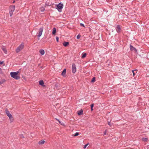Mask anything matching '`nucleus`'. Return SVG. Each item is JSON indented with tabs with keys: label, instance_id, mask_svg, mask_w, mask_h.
Segmentation results:
<instances>
[{
	"label": "nucleus",
	"instance_id": "obj_28",
	"mask_svg": "<svg viewBox=\"0 0 149 149\" xmlns=\"http://www.w3.org/2000/svg\"><path fill=\"white\" fill-rule=\"evenodd\" d=\"M80 25H81V26H82L84 27H85V26H84V24H82V23H81L80 24Z\"/></svg>",
	"mask_w": 149,
	"mask_h": 149
},
{
	"label": "nucleus",
	"instance_id": "obj_7",
	"mask_svg": "<svg viewBox=\"0 0 149 149\" xmlns=\"http://www.w3.org/2000/svg\"><path fill=\"white\" fill-rule=\"evenodd\" d=\"M76 71V65L74 64H73L72 66V72L73 73H74Z\"/></svg>",
	"mask_w": 149,
	"mask_h": 149
},
{
	"label": "nucleus",
	"instance_id": "obj_9",
	"mask_svg": "<svg viewBox=\"0 0 149 149\" xmlns=\"http://www.w3.org/2000/svg\"><path fill=\"white\" fill-rule=\"evenodd\" d=\"M66 69H65L63 70L62 71V72L61 73V75L62 76H64L65 74H66Z\"/></svg>",
	"mask_w": 149,
	"mask_h": 149
},
{
	"label": "nucleus",
	"instance_id": "obj_17",
	"mask_svg": "<svg viewBox=\"0 0 149 149\" xmlns=\"http://www.w3.org/2000/svg\"><path fill=\"white\" fill-rule=\"evenodd\" d=\"M130 49L132 50H136V49L134 47H133L131 45L130 46Z\"/></svg>",
	"mask_w": 149,
	"mask_h": 149
},
{
	"label": "nucleus",
	"instance_id": "obj_6",
	"mask_svg": "<svg viewBox=\"0 0 149 149\" xmlns=\"http://www.w3.org/2000/svg\"><path fill=\"white\" fill-rule=\"evenodd\" d=\"M43 27H41L40 28L38 31V36L40 37L42 35V32L43 31Z\"/></svg>",
	"mask_w": 149,
	"mask_h": 149
},
{
	"label": "nucleus",
	"instance_id": "obj_23",
	"mask_svg": "<svg viewBox=\"0 0 149 149\" xmlns=\"http://www.w3.org/2000/svg\"><path fill=\"white\" fill-rule=\"evenodd\" d=\"M95 77H93L92 79L91 80V82H94L95 81Z\"/></svg>",
	"mask_w": 149,
	"mask_h": 149
},
{
	"label": "nucleus",
	"instance_id": "obj_34",
	"mask_svg": "<svg viewBox=\"0 0 149 149\" xmlns=\"http://www.w3.org/2000/svg\"><path fill=\"white\" fill-rule=\"evenodd\" d=\"M108 125H109L110 126V122H108Z\"/></svg>",
	"mask_w": 149,
	"mask_h": 149
},
{
	"label": "nucleus",
	"instance_id": "obj_30",
	"mask_svg": "<svg viewBox=\"0 0 149 149\" xmlns=\"http://www.w3.org/2000/svg\"><path fill=\"white\" fill-rule=\"evenodd\" d=\"M3 63V61H0V64H2Z\"/></svg>",
	"mask_w": 149,
	"mask_h": 149
},
{
	"label": "nucleus",
	"instance_id": "obj_25",
	"mask_svg": "<svg viewBox=\"0 0 149 149\" xmlns=\"http://www.w3.org/2000/svg\"><path fill=\"white\" fill-rule=\"evenodd\" d=\"M81 37V36L80 35H78L77 36V39H79Z\"/></svg>",
	"mask_w": 149,
	"mask_h": 149
},
{
	"label": "nucleus",
	"instance_id": "obj_18",
	"mask_svg": "<svg viewBox=\"0 0 149 149\" xmlns=\"http://www.w3.org/2000/svg\"><path fill=\"white\" fill-rule=\"evenodd\" d=\"M5 79H2L1 80H0V85L3 84L5 82Z\"/></svg>",
	"mask_w": 149,
	"mask_h": 149
},
{
	"label": "nucleus",
	"instance_id": "obj_33",
	"mask_svg": "<svg viewBox=\"0 0 149 149\" xmlns=\"http://www.w3.org/2000/svg\"><path fill=\"white\" fill-rule=\"evenodd\" d=\"M93 108H91V111H93Z\"/></svg>",
	"mask_w": 149,
	"mask_h": 149
},
{
	"label": "nucleus",
	"instance_id": "obj_24",
	"mask_svg": "<svg viewBox=\"0 0 149 149\" xmlns=\"http://www.w3.org/2000/svg\"><path fill=\"white\" fill-rule=\"evenodd\" d=\"M79 135V133L78 132H76L72 136H78Z\"/></svg>",
	"mask_w": 149,
	"mask_h": 149
},
{
	"label": "nucleus",
	"instance_id": "obj_22",
	"mask_svg": "<svg viewBox=\"0 0 149 149\" xmlns=\"http://www.w3.org/2000/svg\"><path fill=\"white\" fill-rule=\"evenodd\" d=\"M148 140V139L147 138H143L142 139V141H147Z\"/></svg>",
	"mask_w": 149,
	"mask_h": 149
},
{
	"label": "nucleus",
	"instance_id": "obj_20",
	"mask_svg": "<svg viewBox=\"0 0 149 149\" xmlns=\"http://www.w3.org/2000/svg\"><path fill=\"white\" fill-rule=\"evenodd\" d=\"M40 10L41 12H42L45 10V8L44 7H42L40 8Z\"/></svg>",
	"mask_w": 149,
	"mask_h": 149
},
{
	"label": "nucleus",
	"instance_id": "obj_2",
	"mask_svg": "<svg viewBox=\"0 0 149 149\" xmlns=\"http://www.w3.org/2000/svg\"><path fill=\"white\" fill-rule=\"evenodd\" d=\"M5 111L6 114L10 119V122H12L13 120V118L12 115L10 113L9 111L7 109H6Z\"/></svg>",
	"mask_w": 149,
	"mask_h": 149
},
{
	"label": "nucleus",
	"instance_id": "obj_5",
	"mask_svg": "<svg viewBox=\"0 0 149 149\" xmlns=\"http://www.w3.org/2000/svg\"><path fill=\"white\" fill-rule=\"evenodd\" d=\"M63 4H62L61 3H60L57 6L56 8L58 10L59 12H61V10L63 8Z\"/></svg>",
	"mask_w": 149,
	"mask_h": 149
},
{
	"label": "nucleus",
	"instance_id": "obj_1",
	"mask_svg": "<svg viewBox=\"0 0 149 149\" xmlns=\"http://www.w3.org/2000/svg\"><path fill=\"white\" fill-rule=\"evenodd\" d=\"M19 73V71L16 72H12L10 73V75L13 78L16 79L18 80L20 78V77L18 75Z\"/></svg>",
	"mask_w": 149,
	"mask_h": 149
},
{
	"label": "nucleus",
	"instance_id": "obj_13",
	"mask_svg": "<svg viewBox=\"0 0 149 149\" xmlns=\"http://www.w3.org/2000/svg\"><path fill=\"white\" fill-rule=\"evenodd\" d=\"M69 44V42H64L63 43V45L65 47L67 46Z\"/></svg>",
	"mask_w": 149,
	"mask_h": 149
},
{
	"label": "nucleus",
	"instance_id": "obj_12",
	"mask_svg": "<svg viewBox=\"0 0 149 149\" xmlns=\"http://www.w3.org/2000/svg\"><path fill=\"white\" fill-rule=\"evenodd\" d=\"M45 141L44 140H41L40 141H39L38 142V144L39 145H42L45 142Z\"/></svg>",
	"mask_w": 149,
	"mask_h": 149
},
{
	"label": "nucleus",
	"instance_id": "obj_19",
	"mask_svg": "<svg viewBox=\"0 0 149 149\" xmlns=\"http://www.w3.org/2000/svg\"><path fill=\"white\" fill-rule=\"evenodd\" d=\"M39 84L40 85L43 86L44 84V82L42 80H41L39 81Z\"/></svg>",
	"mask_w": 149,
	"mask_h": 149
},
{
	"label": "nucleus",
	"instance_id": "obj_3",
	"mask_svg": "<svg viewBox=\"0 0 149 149\" xmlns=\"http://www.w3.org/2000/svg\"><path fill=\"white\" fill-rule=\"evenodd\" d=\"M24 44L23 43H22L16 49V52L18 53L22 50L24 48Z\"/></svg>",
	"mask_w": 149,
	"mask_h": 149
},
{
	"label": "nucleus",
	"instance_id": "obj_16",
	"mask_svg": "<svg viewBox=\"0 0 149 149\" xmlns=\"http://www.w3.org/2000/svg\"><path fill=\"white\" fill-rule=\"evenodd\" d=\"M133 73V76H134L135 73H136L137 72V70H132V71Z\"/></svg>",
	"mask_w": 149,
	"mask_h": 149
},
{
	"label": "nucleus",
	"instance_id": "obj_10",
	"mask_svg": "<svg viewBox=\"0 0 149 149\" xmlns=\"http://www.w3.org/2000/svg\"><path fill=\"white\" fill-rule=\"evenodd\" d=\"M40 53L42 55H43L45 54V51L43 49H40L39 50Z\"/></svg>",
	"mask_w": 149,
	"mask_h": 149
},
{
	"label": "nucleus",
	"instance_id": "obj_8",
	"mask_svg": "<svg viewBox=\"0 0 149 149\" xmlns=\"http://www.w3.org/2000/svg\"><path fill=\"white\" fill-rule=\"evenodd\" d=\"M116 30L117 32L119 33L121 31V29L119 25H117L116 28Z\"/></svg>",
	"mask_w": 149,
	"mask_h": 149
},
{
	"label": "nucleus",
	"instance_id": "obj_26",
	"mask_svg": "<svg viewBox=\"0 0 149 149\" xmlns=\"http://www.w3.org/2000/svg\"><path fill=\"white\" fill-rule=\"evenodd\" d=\"M88 145V143H87V144H86L84 147V148H85Z\"/></svg>",
	"mask_w": 149,
	"mask_h": 149
},
{
	"label": "nucleus",
	"instance_id": "obj_31",
	"mask_svg": "<svg viewBox=\"0 0 149 149\" xmlns=\"http://www.w3.org/2000/svg\"><path fill=\"white\" fill-rule=\"evenodd\" d=\"M2 73V70H1V68H0V73Z\"/></svg>",
	"mask_w": 149,
	"mask_h": 149
},
{
	"label": "nucleus",
	"instance_id": "obj_29",
	"mask_svg": "<svg viewBox=\"0 0 149 149\" xmlns=\"http://www.w3.org/2000/svg\"><path fill=\"white\" fill-rule=\"evenodd\" d=\"M94 106V104H92L91 105V108H93Z\"/></svg>",
	"mask_w": 149,
	"mask_h": 149
},
{
	"label": "nucleus",
	"instance_id": "obj_21",
	"mask_svg": "<svg viewBox=\"0 0 149 149\" xmlns=\"http://www.w3.org/2000/svg\"><path fill=\"white\" fill-rule=\"evenodd\" d=\"M86 55L87 54L86 53H84L83 54H82V56L81 57L82 58H85L86 57Z\"/></svg>",
	"mask_w": 149,
	"mask_h": 149
},
{
	"label": "nucleus",
	"instance_id": "obj_14",
	"mask_svg": "<svg viewBox=\"0 0 149 149\" xmlns=\"http://www.w3.org/2000/svg\"><path fill=\"white\" fill-rule=\"evenodd\" d=\"M56 29L55 28H54L53 29L52 34L53 35L55 34L56 33Z\"/></svg>",
	"mask_w": 149,
	"mask_h": 149
},
{
	"label": "nucleus",
	"instance_id": "obj_35",
	"mask_svg": "<svg viewBox=\"0 0 149 149\" xmlns=\"http://www.w3.org/2000/svg\"><path fill=\"white\" fill-rule=\"evenodd\" d=\"M59 122L60 123H61L60 122V121H59Z\"/></svg>",
	"mask_w": 149,
	"mask_h": 149
},
{
	"label": "nucleus",
	"instance_id": "obj_32",
	"mask_svg": "<svg viewBox=\"0 0 149 149\" xmlns=\"http://www.w3.org/2000/svg\"><path fill=\"white\" fill-rule=\"evenodd\" d=\"M106 132H107V131H105L104 132V135H106Z\"/></svg>",
	"mask_w": 149,
	"mask_h": 149
},
{
	"label": "nucleus",
	"instance_id": "obj_27",
	"mask_svg": "<svg viewBox=\"0 0 149 149\" xmlns=\"http://www.w3.org/2000/svg\"><path fill=\"white\" fill-rule=\"evenodd\" d=\"M59 38L58 37H56V41L58 42V41Z\"/></svg>",
	"mask_w": 149,
	"mask_h": 149
},
{
	"label": "nucleus",
	"instance_id": "obj_11",
	"mask_svg": "<svg viewBox=\"0 0 149 149\" xmlns=\"http://www.w3.org/2000/svg\"><path fill=\"white\" fill-rule=\"evenodd\" d=\"M83 111L82 110L78 111V114L79 115H81L83 114Z\"/></svg>",
	"mask_w": 149,
	"mask_h": 149
},
{
	"label": "nucleus",
	"instance_id": "obj_4",
	"mask_svg": "<svg viewBox=\"0 0 149 149\" xmlns=\"http://www.w3.org/2000/svg\"><path fill=\"white\" fill-rule=\"evenodd\" d=\"M15 6H11L10 7V16H11L13 13V12L15 10Z\"/></svg>",
	"mask_w": 149,
	"mask_h": 149
},
{
	"label": "nucleus",
	"instance_id": "obj_15",
	"mask_svg": "<svg viewBox=\"0 0 149 149\" xmlns=\"http://www.w3.org/2000/svg\"><path fill=\"white\" fill-rule=\"evenodd\" d=\"M2 49L5 54H6L7 53V51L5 47H3L2 48Z\"/></svg>",
	"mask_w": 149,
	"mask_h": 149
}]
</instances>
